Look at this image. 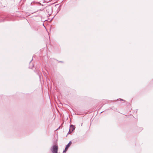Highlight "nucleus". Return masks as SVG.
Here are the masks:
<instances>
[{"mask_svg":"<svg viewBox=\"0 0 153 153\" xmlns=\"http://www.w3.org/2000/svg\"><path fill=\"white\" fill-rule=\"evenodd\" d=\"M58 148L57 146L54 145L51 148V150L53 153H57Z\"/></svg>","mask_w":153,"mask_h":153,"instance_id":"nucleus-1","label":"nucleus"},{"mask_svg":"<svg viewBox=\"0 0 153 153\" xmlns=\"http://www.w3.org/2000/svg\"><path fill=\"white\" fill-rule=\"evenodd\" d=\"M71 144V142L70 141L69 143L66 146L65 148H66V149H68V148L70 146V145Z\"/></svg>","mask_w":153,"mask_h":153,"instance_id":"nucleus-2","label":"nucleus"},{"mask_svg":"<svg viewBox=\"0 0 153 153\" xmlns=\"http://www.w3.org/2000/svg\"><path fill=\"white\" fill-rule=\"evenodd\" d=\"M68 149H66V148H65V150L63 151V153H64L66 152Z\"/></svg>","mask_w":153,"mask_h":153,"instance_id":"nucleus-4","label":"nucleus"},{"mask_svg":"<svg viewBox=\"0 0 153 153\" xmlns=\"http://www.w3.org/2000/svg\"><path fill=\"white\" fill-rule=\"evenodd\" d=\"M75 128L74 126L73 125H71V126H70V130L71 129V131H72L75 129Z\"/></svg>","mask_w":153,"mask_h":153,"instance_id":"nucleus-3","label":"nucleus"},{"mask_svg":"<svg viewBox=\"0 0 153 153\" xmlns=\"http://www.w3.org/2000/svg\"><path fill=\"white\" fill-rule=\"evenodd\" d=\"M34 67V65H33L32 67L30 66L29 68H32Z\"/></svg>","mask_w":153,"mask_h":153,"instance_id":"nucleus-5","label":"nucleus"},{"mask_svg":"<svg viewBox=\"0 0 153 153\" xmlns=\"http://www.w3.org/2000/svg\"><path fill=\"white\" fill-rule=\"evenodd\" d=\"M120 100H121V99H120ZM121 100L122 101H124V100H122V99H121Z\"/></svg>","mask_w":153,"mask_h":153,"instance_id":"nucleus-6","label":"nucleus"}]
</instances>
